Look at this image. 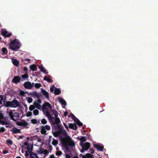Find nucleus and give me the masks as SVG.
<instances>
[{
    "mask_svg": "<svg viewBox=\"0 0 158 158\" xmlns=\"http://www.w3.org/2000/svg\"><path fill=\"white\" fill-rule=\"evenodd\" d=\"M23 122H19L17 123V124L19 126H22Z\"/></svg>",
    "mask_w": 158,
    "mask_h": 158,
    "instance_id": "51",
    "label": "nucleus"
},
{
    "mask_svg": "<svg viewBox=\"0 0 158 158\" xmlns=\"http://www.w3.org/2000/svg\"><path fill=\"white\" fill-rule=\"evenodd\" d=\"M20 105L19 102L16 100L15 99L12 101H7L6 102L5 106L6 107H10L12 108H16L19 107Z\"/></svg>",
    "mask_w": 158,
    "mask_h": 158,
    "instance_id": "3",
    "label": "nucleus"
},
{
    "mask_svg": "<svg viewBox=\"0 0 158 158\" xmlns=\"http://www.w3.org/2000/svg\"><path fill=\"white\" fill-rule=\"evenodd\" d=\"M43 153L45 155H47L48 153V150L45 149L43 151Z\"/></svg>",
    "mask_w": 158,
    "mask_h": 158,
    "instance_id": "46",
    "label": "nucleus"
},
{
    "mask_svg": "<svg viewBox=\"0 0 158 158\" xmlns=\"http://www.w3.org/2000/svg\"><path fill=\"white\" fill-rule=\"evenodd\" d=\"M69 127L70 129L73 130H76L77 129V127L76 124L75 123H71L69 124Z\"/></svg>",
    "mask_w": 158,
    "mask_h": 158,
    "instance_id": "14",
    "label": "nucleus"
},
{
    "mask_svg": "<svg viewBox=\"0 0 158 158\" xmlns=\"http://www.w3.org/2000/svg\"><path fill=\"white\" fill-rule=\"evenodd\" d=\"M65 157L66 158H70V156L68 154H66L65 155Z\"/></svg>",
    "mask_w": 158,
    "mask_h": 158,
    "instance_id": "57",
    "label": "nucleus"
},
{
    "mask_svg": "<svg viewBox=\"0 0 158 158\" xmlns=\"http://www.w3.org/2000/svg\"><path fill=\"white\" fill-rule=\"evenodd\" d=\"M59 101L62 105L65 106L67 105L65 101L62 98H59Z\"/></svg>",
    "mask_w": 158,
    "mask_h": 158,
    "instance_id": "19",
    "label": "nucleus"
},
{
    "mask_svg": "<svg viewBox=\"0 0 158 158\" xmlns=\"http://www.w3.org/2000/svg\"><path fill=\"white\" fill-rule=\"evenodd\" d=\"M1 123L2 125H7L9 124L7 122L5 121H2Z\"/></svg>",
    "mask_w": 158,
    "mask_h": 158,
    "instance_id": "47",
    "label": "nucleus"
},
{
    "mask_svg": "<svg viewBox=\"0 0 158 158\" xmlns=\"http://www.w3.org/2000/svg\"><path fill=\"white\" fill-rule=\"evenodd\" d=\"M34 86L35 88L38 89L41 87L42 85L40 83H36L35 84Z\"/></svg>",
    "mask_w": 158,
    "mask_h": 158,
    "instance_id": "29",
    "label": "nucleus"
},
{
    "mask_svg": "<svg viewBox=\"0 0 158 158\" xmlns=\"http://www.w3.org/2000/svg\"><path fill=\"white\" fill-rule=\"evenodd\" d=\"M23 86L25 88L28 89H31L32 88L31 82L29 81L25 82L23 84Z\"/></svg>",
    "mask_w": 158,
    "mask_h": 158,
    "instance_id": "7",
    "label": "nucleus"
},
{
    "mask_svg": "<svg viewBox=\"0 0 158 158\" xmlns=\"http://www.w3.org/2000/svg\"><path fill=\"white\" fill-rule=\"evenodd\" d=\"M24 137V136L23 135H20L19 137V138L18 139H22Z\"/></svg>",
    "mask_w": 158,
    "mask_h": 158,
    "instance_id": "59",
    "label": "nucleus"
},
{
    "mask_svg": "<svg viewBox=\"0 0 158 158\" xmlns=\"http://www.w3.org/2000/svg\"><path fill=\"white\" fill-rule=\"evenodd\" d=\"M54 93L56 95H58L61 93V91L60 89L56 88L54 91Z\"/></svg>",
    "mask_w": 158,
    "mask_h": 158,
    "instance_id": "21",
    "label": "nucleus"
},
{
    "mask_svg": "<svg viewBox=\"0 0 158 158\" xmlns=\"http://www.w3.org/2000/svg\"><path fill=\"white\" fill-rule=\"evenodd\" d=\"M80 140L82 142H84L86 140V138L85 136H82L81 138H80Z\"/></svg>",
    "mask_w": 158,
    "mask_h": 158,
    "instance_id": "28",
    "label": "nucleus"
},
{
    "mask_svg": "<svg viewBox=\"0 0 158 158\" xmlns=\"http://www.w3.org/2000/svg\"><path fill=\"white\" fill-rule=\"evenodd\" d=\"M22 77L24 79H27L28 77V76L26 73L22 75Z\"/></svg>",
    "mask_w": 158,
    "mask_h": 158,
    "instance_id": "35",
    "label": "nucleus"
},
{
    "mask_svg": "<svg viewBox=\"0 0 158 158\" xmlns=\"http://www.w3.org/2000/svg\"><path fill=\"white\" fill-rule=\"evenodd\" d=\"M48 107L49 108L51 109L52 107L51 105L48 102H45L42 106V108L43 111L46 110L45 113L47 116L48 117L49 119H52V118L49 114V112L48 110V109L46 107Z\"/></svg>",
    "mask_w": 158,
    "mask_h": 158,
    "instance_id": "4",
    "label": "nucleus"
},
{
    "mask_svg": "<svg viewBox=\"0 0 158 158\" xmlns=\"http://www.w3.org/2000/svg\"><path fill=\"white\" fill-rule=\"evenodd\" d=\"M6 143H9L10 145H12L13 143L12 141L10 139L7 140Z\"/></svg>",
    "mask_w": 158,
    "mask_h": 158,
    "instance_id": "36",
    "label": "nucleus"
},
{
    "mask_svg": "<svg viewBox=\"0 0 158 158\" xmlns=\"http://www.w3.org/2000/svg\"><path fill=\"white\" fill-rule=\"evenodd\" d=\"M15 111V110H10L8 113L10 119L14 121H16L19 117V113L16 112H14Z\"/></svg>",
    "mask_w": 158,
    "mask_h": 158,
    "instance_id": "5",
    "label": "nucleus"
},
{
    "mask_svg": "<svg viewBox=\"0 0 158 158\" xmlns=\"http://www.w3.org/2000/svg\"><path fill=\"white\" fill-rule=\"evenodd\" d=\"M71 117H72L74 121H76V118H77L73 114H71Z\"/></svg>",
    "mask_w": 158,
    "mask_h": 158,
    "instance_id": "45",
    "label": "nucleus"
},
{
    "mask_svg": "<svg viewBox=\"0 0 158 158\" xmlns=\"http://www.w3.org/2000/svg\"><path fill=\"white\" fill-rule=\"evenodd\" d=\"M2 51L4 54H7L8 53V50L7 48L5 47L2 48Z\"/></svg>",
    "mask_w": 158,
    "mask_h": 158,
    "instance_id": "26",
    "label": "nucleus"
},
{
    "mask_svg": "<svg viewBox=\"0 0 158 158\" xmlns=\"http://www.w3.org/2000/svg\"><path fill=\"white\" fill-rule=\"evenodd\" d=\"M30 158H39L37 155L34 152H31L30 154Z\"/></svg>",
    "mask_w": 158,
    "mask_h": 158,
    "instance_id": "23",
    "label": "nucleus"
},
{
    "mask_svg": "<svg viewBox=\"0 0 158 158\" xmlns=\"http://www.w3.org/2000/svg\"><path fill=\"white\" fill-rule=\"evenodd\" d=\"M30 95L34 98H36L38 99L40 98V95L37 94V93L35 91H33L32 92L30 93Z\"/></svg>",
    "mask_w": 158,
    "mask_h": 158,
    "instance_id": "12",
    "label": "nucleus"
},
{
    "mask_svg": "<svg viewBox=\"0 0 158 158\" xmlns=\"http://www.w3.org/2000/svg\"><path fill=\"white\" fill-rule=\"evenodd\" d=\"M10 131L12 132L13 134H17L21 132V130L18 129L15 127H13Z\"/></svg>",
    "mask_w": 158,
    "mask_h": 158,
    "instance_id": "11",
    "label": "nucleus"
},
{
    "mask_svg": "<svg viewBox=\"0 0 158 158\" xmlns=\"http://www.w3.org/2000/svg\"><path fill=\"white\" fill-rule=\"evenodd\" d=\"M20 47V43L16 39H15L10 42L9 48L12 50L16 51Z\"/></svg>",
    "mask_w": 158,
    "mask_h": 158,
    "instance_id": "1",
    "label": "nucleus"
},
{
    "mask_svg": "<svg viewBox=\"0 0 158 158\" xmlns=\"http://www.w3.org/2000/svg\"><path fill=\"white\" fill-rule=\"evenodd\" d=\"M41 92L43 95L47 99L49 98V94L45 90L41 89Z\"/></svg>",
    "mask_w": 158,
    "mask_h": 158,
    "instance_id": "15",
    "label": "nucleus"
},
{
    "mask_svg": "<svg viewBox=\"0 0 158 158\" xmlns=\"http://www.w3.org/2000/svg\"><path fill=\"white\" fill-rule=\"evenodd\" d=\"M25 156L26 157H27L29 156V154L28 153V152L27 151H26L25 152Z\"/></svg>",
    "mask_w": 158,
    "mask_h": 158,
    "instance_id": "60",
    "label": "nucleus"
},
{
    "mask_svg": "<svg viewBox=\"0 0 158 158\" xmlns=\"http://www.w3.org/2000/svg\"><path fill=\"white\" fill-rule=\"evenodd\" d=\"M24 145L25 146H28V143L27 142H25L24 143Z\"/></svg>",
    "mask_w": 158,
    "mask_h": 158,
    "instance_id": "64",
    "label": "nucleus"
},
{
    "mask_svg": "<svg viewBox=\"0 0 158 158\" xmlns=\"http://www.w3.org/2000/svg\"><path fill=\"white\" fill-rule=\"evenodd\" d=\"M22 61H27L28 62H29L30 61V60L29 59H22Z\"/></svg>",
    "mask_w": 158,
    "mask_h": 158,
    "instance_id": "53",
    "label": "nucleus"
},
{
    "mask_svg": "<svg viewBox=\"0 0 158 158\" xmlns=\"http://www.w3.org/2000/svg\"><path fill=\"white\" fill-rule=\"evenodd\" d=\"M68 113L67 111L65 112L64 113V115L65 116H66L67 115Z\"/></svg>",
    "mask_w": 158,
    "mask_h": 158,
    "instance_id": "62",
    "label": "nucleus"
},
{
    "mask_svg": "<svg viewBox=\"0 0 158 158\" xmlns=\"http://www.w3.org/2000/svg\"><path fill=\"white\" fill-rule=\"evenodd\" d=\"M37 102H38V103L40 104V103H41V100L40 99H39V98L37 100Z\"/></svg>",
    "mask_w": 158,
    "mask_h": 158,
    "instance_id": "55",
    "label": "nucleus"
},
{
    "mask_svg": "<svg viewBox=\"0 0 158 158\" xmlns=\"http://www.w3.org/2000/svg\"><path fill=\"white\" fill-rule=\"evenodd\" d=\"M8 152V151L5 150L3 151V154H6Z\"/></svg>",
    "mask_w": 158,
    "mask_h": 158,
    "instance_id": "54",
    "label": "nucleus"
},
{
    "mask_svg": "<svg viewBox=\"0 0 158 158\" xmlns=\"http://www.w3.org/2000/svg\"><path fill=\"white\" fill-rule=\"evenodd\" d=\"M0 98H1V101H2L3 99V97L2 95H0Z\"/></svg>",
    "mask_w": 158,
    "mask_h": 158,
    "instance_id": "58",
    "label": "nucleus"
},
{
    "mask_svg": "<svg viewBox=\"0 0 158 158\" xmlns=\"http://www.w3.org/2000/svg\"><path fill=\"white\" fill-rule=\"evenodd\" d=\"M23 70L25 72V73H27V71L28 70L27 69L26 67H24Z\"/></svg>",
    "mask_w": 158,
    "mask_h": 158,
    "instance_id": "48",
    "label": "nucleus"
},
{
    "mask_svg": "<svg viewBox=\"0 0 158 158\" xmlns=\"http://www.w3.org/2000/svg\"><path fill=\"white\" fill-rule=\"evenodd\" d=\"M31 123L34 124H36L37 123V120L36 119H33L31 120Z\"/></svg>",
    "mask_w": 158,
    "mask_h": 158,
    "instance_id": "39",
    "label": "nucleus"
},
{
    "mask_svg": "<svg viewBox=\"0 0 158 158\" xmlns=\"http://www.w3.org/2000/svg\"><path fill=\"white\" fill-rule=\"evenodd\" d=\"M60 122L59 118H55L54 121L52 122V125H53L55 130H58L61 132L62 131L63 127L60 124Z\"/></svg>",
    "mask_w": 158,
    "mask_h": 158,
    "instance_id": "2",
    "label": "nucleus"
},
{
    "mask_svg": "<svg viewBox=\"0 0 158 158\" xmlns=\"http://www.w3.org/2000/svg\"><path fill=\"white\" fill-rule=\"evenodd\" d=\"M62 152L61 151H57L56 153V154L58 156H60L62 155Z\"/></svg>",
    "mask_w": 158,
    "mask_h": 158,
    "instance_id": "38",
    "label": "nucleus"
},
{
    "mask_svg": "<svg viewBox=\"0 0 158 158\" xmlns=\"http://www.w3.org/2000/svg\"><path fill=\"white\" fill-rule=\"evenodd\" d=\"M86 156L87 158H94V156L89 153H87Z\"/></svg>",
    "mask_w": 158,
    "mask_h": 158,
    "instance_id": "30",
    "label": "nucleus"
},
{
    "mask_svg": "<svg viewBox=\"0 0 158 158\" xmlns=\"http://www.w3.org/2000/svg\"><path fill=\"white\" fill-rule=\"evenodd\" d=\"M50 158H55V156L53 155H52L50 156Z\"/></svg>",
    "mask_w": 158,
    "mask_h": 158,
    "instance_id": "63",
    "label": "nucleus"
},
{
    "mask_svg": "<svg viewBox=\"0 0 158 158\" xmlns=\"http://www.w3.org/2000/svg\"><path fill=\"white\" fill-rule=\"evenodd\" d=\"M27 149L28 152L31 153V152H32L31 151H32V147H31L30 145H28L27 146Z\"/></svg>",
    "mask_w": 158,
    "mask_h": 158,
    "instance_id": "27",
    "label": "nucleus"
},
{
    "mask_svg": "<svg viewBox=\"0 0 158 158\" xmlns=\"http://www.w3.org/2000/svg\"><path fill=\"white\" fill-rule=\"evenodd\" d=\"M32 115V113L30 111H28L27 113L26 116L27 117H29L31 116Z\"/></svg>",
    "mask_w": 158,
    "mask_h": 158,
    "instance_id": "42",
    "label": "nucleus"
},
{
    "mask_svg": "<svg viewBox=\"0 0 158 158\" xmlns=\"http://www.w3.org/2000/svg\"><path fill=\"white\" fill-rule=\"evenodd\" d=\"M38 68L40 69V71L44 73L47 74L48 73V72H46V70L44 69V68L42 65H39Z\"/></svg>",
    "mask_w": 158,
    "mask_h": 158,
    "instance_id": "17",
    "label": "nucleus"
},
{
    "mask_svg": "<svg viewBox=\"0 0 158 158\" xmlns=\"http://www.w3.org/2000/svg\"><path fill=\"white\" fill-rule=\"evenodd\" d=\"M40 133L42 135H46L47 131H49L51 130V127L49 125H46L45 126H42L40 127Z\"/></svg>",
    "mask_w": 158,
    "mask_h": 158,
    "instance_id": "6",
    "label": "nucleus"
},
{
    "mask_svg": "<svg viewBox=\"0 0 158 158\" xmlns=\"http://www.w3.org/2000/svg\"><path fill=\"white\" fill-rule=\"evenodd\" d=\"M3 36L5 37H10L11 35V33H9L6 30H4L1 32Z\"/></svg>",
    "mask_w": 158,
    "mask_h": 158,
    "instance_id": "13",
    "label": "nucleus"
},
{
    "mask_svg": "<svg viewBox=\"0 0 158 158\" xmlns=\"http://www.w3.org/2000/svg\"><path fill=\"white\" fill-rule=\"evenodd\" d=\"M25 93L23 91H21L20 92V96H24L25 95Z\"/></svg>",
    "mask_w": 158,
    "mask_h": 158,
    "instance_id": "43",
    "label": "nucleus"
},
{
    "mask_svg": "<svg viewBox=\"0 0 158 158\" xmlns=\"http://www.w3.org/2000/svg\"><path fill=\"white\" fill-rule=\"evenodd\" d=\"M21 78L19 76H15L12 80V82L16 84L20 82Z\"/></svg>",
    "mask_w": 158,
    "mask_h": 158,
    "instance_id": "9",
    "label": "nucleus"
},
{
    "mask_svg": "<svg viewBox=\"0 0 158 158\" xmlns=\"http://www.w3.org/2000/svg\"><path fill=\"white\" fill-rule=\"evenodd\" d=\"M75 122L77 123L78 126L81 127L83 126L82 123H81L77 118H76V121Z\"/></svg>",
    "mask_w": 158,
    "mask_h": 158,
    "instance_id": "24",
    "label": "nucleus"
},
{
    "mask_svg": "<svg viewBox=\"0 0 158 158\" xmlns=\"http://www.w3.org/2000/svg\"><path fill=\"white\" fill-rule=\"evenodd\" d=\"M67 145L70 147H73L75 145V143L73 141H69L67 143Z\"/></svg>",
    "mask_w": 158,
    "mask_h": 158,
    "instance_id": "25",
    "label": "nucleus"
},
{
    "mask_svg": "<svg viewBox=\"0 0 158 158\" xmlns=\"http://www.w3.org/2000/svg\"><path fill=\"white\" fill-rule=\"evenodd\" d=\"M41 122L42 124H45L47 123V121L45 118H43L42 119Z\"/></svg>",
    "mask_w": 158,
    "mask_h": 158,
    "instance_id": "37",
    "label": "nucleus"
},
{
    "mask_svg": "<svg viewBox=\"0 0 158 158\" xmlns=\"http://www.w3.org/2000/svg\"><path fill=\"white\" fill-rule=\"evenodd\" d=\"M49 149L50 150V152H51V151L52 150V146L51 145H50L49 146Z\"/></svg>",
    "mask_w": 158,
    "mask_h": 158,
    "instance_id": "56",
    "label": "nucleus"
},
{
    "mask_svg": "<svg viewBox=\"0 0 158 158\" xmlns=\"http://www.w3.org/2000/svg\"><path fill=\"white\" fill-rule=\"evenodd\" d=\"M89 152L93 154L94 152V151L93 149H90L89 150Z\"/></svg>",
    "mask_w": 158,
    "mask_h": 158,
    "instance_id": "52",
    "label": "nucleus"
},
{
    "mask_svg": "<svg viewBox=\"0 0 158 158\" xmlns=\"http://www.w3.org/2000/svg\"><path fill=\"white\" fill-rule=\"evenodd\" d=\"M35 108V106L34 105H31L29 107V109L30 111H32Z\"/></svg>",
    "mask_w": 158,
    "mask_h": 158,
    "instance_id": "32",
    "label": "nucleus"
},
{
    "mask_svg": "<svg viewBox=\"0 0 158 158\" xmlns=\"http://www.w3.org/2000/svg\"><path fill=\"white\" fill-rule=\"evenodd\" d=\"M5 129L4 127H2L0 128V132L1 133L5 131Z\"/></svg>",
    "mask_w": 158,
    "mask_h": 158,
    "instance_id": "40",
    "label": "nucleus"
},
{
    "mask_svg": "<svg viewBox=\"0 0 158 158\" xmlns=\"http://www.w3.org/2000/svg\"><path fill=\"white\" fill-rule=\"evenodd\" d=\"M50 77H51L50 75H48L47 77L45 76L44 77V80L48 82H52L53 81L51 80Z\"/></svg>",
    "mask_w": 158,
    "mask_h": 158,
    "instance_id": "16",
    "label": "nucleus"
},
{
    "mask_svg": "<svg viewBox=\"0 0 158 158\" xmlns=\"http://www.w3.org/2000/svg\"><path fill=\"white\" fill-rule=\"evenodd\" d=\"M32 101V99L31 97H28L27 98V102L29 103L31 102Z\"/></svg>",
    "mask_w": 158,
    "mask_h": 158,
    "instance_id": "41",
    "label": "nucleus"
},
{
    "mask_svg": "<svg viewBox=\"0 0 158 158\" xmlns=\"http://www.w3.org/2000/svg\"><path fill=\"white\" fill-rule=\"evenodd\" d=\"M53 114L54 115L55 118H58V113L56 110H55L53 112Z\"/></svg>",
    "mask_w": 158,
    "mask_h": 158,
    "instance_id": "31",
    "label": "nucleus"
},
{
    "mask_svg": "<svg viewBox=\"0 0 158 158\" xmlns=\"http://www.w3.org/2000/svg\"><path fill=\"white\" fill-rule=\"evenodd\" d=\"M39 112V110L37 109L34 110L33 111V114L35 115H38Z\"/></svg>",
    "mask_w": 158,
    "mask_h": 158,
    "instance_id": "34",
    "label": "nucleus"
},
{
    "mask_svg": "<svg viewBox=\"0 0 158 158\" xmlns=\"http://www.w3.org/2000/svg\"><path fill=\"white\" fill-rule=\"evenodd\" d=\"M22 125V126L26 127L27 126V125H28V123L27 122H23Z\"/></svg>",
    "mask_w": 158,
    "mask_h": 158,
    "instance_id": "44",
    "label": "nucleus"
},
{
    "mask_svg": "<svg viewBox=\"0 0 158 158\" xmlns=\"http://www.w3.org/2000/svg\"><path fill=\"white\" fill-rule=\"evenodd\" d=\"M54 85H52L50 88V91L51 92H53L54 90Z\"/></svg>",
    "mask_w": 158,
    "mask_h": 158,
    "instance_id": "49",
    "label": "nucleus"
},
{
    "mask_svg": "<svg viewBox=\"0 0 158 158\" xmlns=\"http://www.w3.org/2000/svg\"><path fill=\"white\" fill-rule=\"evenodd\" d=\"M63 124H64V126L65 127V128L66 129V130H69V128H68V127L64 123H63Z\"/></svg>",
    "mask_w": 158,
    "mask_h": 158,
    "instance_id": "50",
    "label": "nucleus"
},
{
    "mask_svg": "<svg viewBox=\"0 0 158 158\" xmlns=\"http://www.w3.org/2000/svg\"><path fill=\"white\" fill-rule=\"evenodd\" d=\"M30 68L33 71H35L37 70V68L35 64L31 65L30 66Z\"/></svg>",
    "mask_w": 158,
    "mask_h": 158,
    "instance_id": "22",
    "label": "nucleus"
},
{
    "mask_svg": "<svg viewBox=\"0 0 158 158\" xmlns=\"http://www.w3.org/2000/svg\"><path fill=\"white\" fill-rule=\"evenodd\" d=\"M85 149H83L82 148V149L81 150V153H83L85 151Z\"/></svg>",
    "mask_w": 158,
    "mask_h": 158,
    "instance_id": "61",
    "label": "nucleus"
},
{
    "mask_svg": "<svg viewBox=\"0 0 158 158\" xmlns=\"http://www.w3.org/2000/svg\"><path fill=\"white\" fill-rule=\"evenodd\" d=\"M90 144L89 142H85L82 146V148L85 149V150H87L90 147Z\"/></svg>",
    "mask_w": 158,
    "mask_h": 158,
    "instance_id": "10",
    "label": "nucleus"
},
{
    "mask_svg": "<svg viewBox=\"0 0 158 158\" xmlns=\"http://www.w3.org/2000/svg\"><path fill=\"white\" fill-rule=\"evenodd\" d=\"M12 61L13 64L16 66H18L19 64V61L16 59L12 58Z\"/></svg>",
    "mask_w": 158,
    "mask_h": 158,
    "instance_id": "18",
    "label": "nucleus"
},
{
    "mask_svg": "<svg viewBox=\"0 0 158 158\" xmlns=\"http://www.w3.org/2000/svg\"><path fill=\"white\" fill-rule=\"evenodd\" d=\"M34 105L35 106V108L39 110L41 109V105L40 104L35 102H34Z\"/></svg>",
    "mask_w": 158,
    "mask_h": 158,
    "instance_id": "20",
    "label": "nucleus"
},
{
    "mask_svg": "<svg viewBox=\"0 0 158 158\" xmlns=\"http://www.w3.org/2000/svg\"><path fill=\"white\" fill-rule=\"evenodd\" d=\"M102 144H94V148L97 149L98 150L100 151H102L104 147L102 146Z\"/></svg>",
    "mask_w": 158,
    "mask_h": 158,
    "instance_id": "8",
    "label": "nucleus"
},
{
    "mask_svg": "<svg viewBox=\"0 0 158 158\" xmlns=\"http://www.w3.org/2000/svg\"><path fill=\"white\" fill-rule=\"evenodd\" d=\"M58 141L54 139L52 142V144L55 146L56 145L58 144Z\"/></svg>",
    "mask_w": 158,
    "mask_h": 158,
    "instance_id": "33",
    "label": "nucleus"
}]
</instances>
